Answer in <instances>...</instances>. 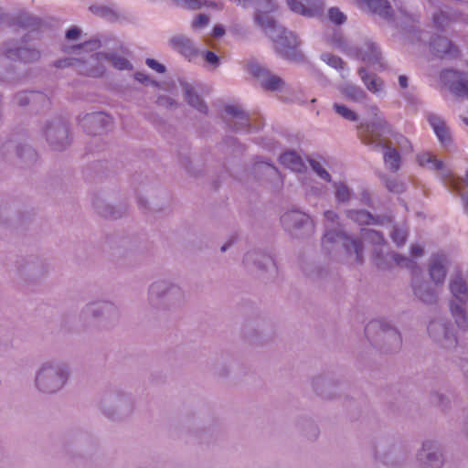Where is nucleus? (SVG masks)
<instances>
[{"mask_svg": "<svg viewBox=\"0 0 468 468\" xmlns=\"http://www.w3.org/2000/svg\"><path fill=\"white\" fill-rule=\"evenodd\" d=\"M275 8L272 0H261L257 5L255 19L275 43L276 50L285 58L293 60L297 56V38L292 32L278 27L273 19L267 16V14L273 12Z\"/></svg>", "mask_w": 468, "mask_h": 468, "instance_id": "f257e3e1", "label": "nucleus"}, {"mask_svg": "<svg viewBox=\"0 0 468 468\" xmlns=\"http://www.w3.org/2000/svg\"><path fill=\"white\" fill-rule=\"evenodd\" d=\"M390 133L391 127L388 122L379 119L372 129L369 126H362L360 139L363 144L371 146L374 150H385L383 159L386 167L392 172H397L400 167L399 154L382 139L383 134H389Z\"/></svg>", "mask_w": 468, "mask_h": 468, "instance_id": "f03ea898", "label": "nucleus"}, {"mask_svg": "<svg viewBox=\"0 0 468 468\" xmlns=\"http://www.w3.org/2000/svg\"><path fill=\"white\" fill-rule=\"evenodd\" d=\"M450 290L453 297L459 302H452L451 312L458 326L463 330L468 328V319L465 314V304L468 300V290L461 277H456L450 283Z\"/></svg>", "mask_w": 468, "mask_h": 468, "instance_id": "7ed1b4c3", "label": "nucleus"}, {"mask_svg": "<svg viewBox=\"0 0 468 468\" xmlns=\"http://www.w3.org/2000/svg\"><path fill=\"white\" fill-rule=\"evenodd\" d=\"M441 80L452 93L468 99V80L463 73L446 69L441 71Z\"/></svg>", "mask_w": 468, "mask_h": 468, "instance_id": "20e7f679", "label": "nucleus"}, {"mask_svg": "<svg viewBox=\"0 0 468 468\" xmlns=\"http://www.w3.org/2000/svg\"><path fill=\"white\" fill-rule=\"evenodd\" d=\"M337 240H343L344 246L347 251H349L350 247H352L354 252L356 255V261L358 262H362L363 245L359 239H350L341 232L327 231L322 239V244L324 248L327 249L328 244L335 243Z\"/></svg>", "mask_w": 468, "mask_h": 468, "instance_id": "39448f33", "label": "nucleus"}, {"mask_svg": "<svg viewBox=\"0 0 468 468\" xmlns=\"http://www.w3.org/2000/svg\"><path fill=\"white\" fill-rule=\"evenodd\" d=\"M44 369L37 375L36 378L37 388L47 393H53L59 388L66 382V378L62 374H52L45 377L43 374Z\"/></svg>", "mask_w": 468, "mask_h": 468, "instance_id": "423d86ee", "label": "nucleus"}, {"mask_svg": "<svg viewBox=\"0 0 468 468\" xmlns=\"http://www.w3.org/2000/svg\"><path fill=\"white\" fill-rule=\"evenodd\" d=\"M250 70L251 74L254 75L256 78L262 80L261 85L265 90L272 91L278 90L283 85V80H282V78L271 74L267 69L260 66L251 65Z\"/></svg>", "mask_w": 468, "mask_h": 468, "instance_id": "0eeeda50", "label": "nucleus"}, {"mask_svg": "<svg viewBox=\"0 0 468 468\" xmlns=\"http://www.w3.org/2000/svg\"><path fill=\"white\" fill-rule=\"evenodd\" d=\"M281 220L282 225L288 229H299L303 226H307L310 230L314 229V225L309 216L298 210L286 212L282 216Z\"/></svg>", "mask_w": 468, "mask_h": 468, "instance_id": "6e6552de", "label": "nucleus"}, {"mask_svg": "<svg viewBox=\"0 0 468 468\" xmlns=\"http://www.w3.org/2000/svg\"><path fill=\"white\" fill-rule=\"evenodd\" d=\"M112 122V118L102 112L88 116L85 119V128L90 134H100Z\"/></svg>", "mask_w": 468, "mask_h": 468, "instance_id": "1a4fd4ad", "label": "nucleus"}, {"mask_svg": "<svg viewBox=\"0 0 468 468\" xmlns=\"http://www.w3.org/2000/svg\"><path fill=\"white\" fill-rule=\"evenodd\" d=\"M5 55L7 58L20 59L24 62L37 60L40 58L39 51L26 47L13 48L8 46L5 49Z\"/></svg>", "mask_w": 468, "mask_h": 468, "instance_id": "9d476101", "label": "nucleus"}, {"mask_svg": "<svg viewBox=\"0 0 468 468\" xmlns=\"http://www.w3.org/2000/svg\"><path fill=\"white\" fill-rule=\"evenodd\" d=\"M357 57L369 66H375L376 64H378L379 69L383 68V65L380 61V52L378 51V48L374 43H365V45L359 48L357 52Z\"/></svg>", "mask_w": 468, "mask_h": 468, "instance_id": "9b49d317", "label": "nucleus"}, {"mask_svg": "<svg viewBox=\"0 0 468 468\" xmlns=\"http://www.w3.org/2000/svg\"><path fill=\"white\" fill-rule=\"evenodd\" d=\"M171 47L182 54L189 61L197 55V50L192 45L190 39L183 36H176L170 39Z\"/></svg>", "mask_w": 468, "mask_h": 468, "instance_id": "f8f14e48", "label": "nucleus"}, {"mask_svg": "<svg viewBox=\"0 0 468 468\" xmlns=\"http://www.w3.org/2000/svg\"><path fill=\"white\" fill-rule=\"evenodd\" d=\"M446 258L442 254L432 256L430 265V275L436 284L443 283L446 276Z\"/></svg>", "mask_w": 468, "mask_h": 468, "instance_id": "ddd939ff", "label": "nucleus"}, {"mask_svg": "<svg viewBox=\"0 0 468 468\" xmlns=\"http://www.w3.org/2000/svg\"><path fill=\"white\" fill-rule=\"evenodd\" d=\"M361 8L367 7L372 13L378 14L384 18L391 17V6L387 0H360Z\"/></svg>", "mask_w": 468, "mask_h": 468, "instance_id": "4468645a", "label": "nucleus"}, {"mask_svg": "<svg viewBox=\"0 0 468 468\" xmlns=\"http://www.w3.org/2000/svg\"><path fill=\"white\" fill-rule=\"evenodd\" d=\"M431 48L434 54L443 58L447 56H452L458 54V49L445 37H439L431 43Z\"/></svg>", "mask_w": 468, "mask_h": 468, "instance_id": "2eb2a0df", "label": "nucleus"}, {"mask_svg": "<svg viewBox=\"0 0 468 468\" xmlns=\"http://www.w3.org/2000/svg\"><path fill=\"white\" fill-rule=\"evenodd\" d=\"M18 105L25 106L28 103L37 105H48L49 99L42 92L30 91L29 93H19L16 97Z\"/></svg>", "mask_w": 468, "mask_h": 468, "instance_id": "dca6fc26", "label": "nucleus"}, {"mask_svg": "<svg viewBox=\"0 0 468 468\" xmlns=\"http://www.w3.org/2000/svg\"><path fill=\"white\" fill-rule=\"evenodd\" d=\"M288 5L290 9L294 13H298L306 16H314L319 14L324 7V4L321 0H315L313 7H306L304 5H303L301 2L297 0H289Z\"/></svg>", "mask_w": 468, "mask_h": 468, "instance_id": "f3484780", "label": "nucleus"}, {"mask_svg": "<svg viewBox=\"0 0 468 468\" xmlns=\"http://www.w3.org/2000/svg\"><path fill=\"white\" fill-rule=\"evenodd\" d=\"M280 163L292 171L301 173L305 169L302 158L294 152H287L280 156Z\"/></svg>", "mask_w": 468, "mask_h": 468, "instance_id": "a211bd4d", "label": "nucleus"}, {"mask_svg": "<svg viewBox=\"0 0 468 468\" xmlns=\"http://www.w3.org/2000/svg\"><path fill=\"white\" fill-rule=\"evenodd\" d=\"M428 121L440 142L446 144L450 140V134L445 122L435 115H430Z\"/></svg>", "mask_w": 468, "mask_h": 468, "instance_id": "6ab92c4d", "label": "nucleus"}, {"mask_svg": "<svg viewBox=\"0 0 468 468\" xmlns=\"http://www.w3.org/2000/svg\"><path fill=\"white\" fill-rule=\"evenodd\" d=\"M185 93L187 102L202 113L207 112V105L202 101L199 96L194 91V89L188 85H185Z\"/></svg>", "mask_w": 468, "mask_h": 468, "instance_id": "aec40b11", "label": "nucleus"}, {"mask_svg": "<svg viewBox=\"0 0 468 468\" xmlns=\"http://www.w3.org/2000/svg\"><path fill=\"white\" fill-rule=\"evenodd\" d=\"M358 74L368 90L374 93L381 90L383 82L380 79L377 78L376 76L367 74L365 69H360Z\"/></svg>", "mask_w": 468, "mask_h": 468, "instance_id": "412c9836", "label": "nucleus"}, {"mask_svg": "<svg viewBox=\"0 0 468 468\" xmlns=\"http://www.w3.org/2000/svg\"><path fill=\"white\" fill-rule=\"evenodd\" d=\"M418 164L425 168L431 170H441L443 164L441 161L437 160L431 154L423 153L417 156Z\"/></svg>", "mask_w": 468, "mask_h": 468, "instance_id": "4be33fe9", "label": "nucleus"}, {"mask_svg": "<svg viewBox=\"0 0 468 468\" xmlns=\"http://www.w3.org/2000/svg\"><path fill=\"white\" fill-rule=\"evenodd\" d=\"M341 92L346 99L353 101H360L366 98L365 92L353 84H346L343 86Z\"/></svg>", "mask_w": 468, "mask_h": 468, "instance_id": "5701e85b", "label": "nucleus"}, {"mask_svg": "<svg viewBox=\"0 0 468 468\" xmlns=\"http://www.w3.org/2000/svg\"><path fill=\"white\" fill-rule=\"evenodd\" d=\"M348 217L360 225H368L375 222L373 216L364 210L349 211Z\"/></svg>", "mask_w": 468, "mask_h": 468, "instance_id": "b1692460", "label": "nucleus"}, {"mask_svg": "<svg viewBox=\"0 0 468 468\" xmlns=\"http://www.w3.org/2000/svg\"><path fill=\"white\" fill-rule=\"evenodd\" d=\"M443 181L445 185H448L451 187H452L463 198H464L463 193V179L454 176L452 173L449 172L443 175Z\"/></svg>", "mask_w": 468, "mask_h": 468, "instance_id": "393cba45", "label": "nucleus"}, {"mask_svg": "<svg viewBox=\"0 0 468 468\" xmlns=\"http://www.w3.org/2000/svg\"><path fill=\"white\" fill-rule=\"evenodd\" d=\"M361 236L366 241L379 245L384 242V237L378 231L373 229H365L361 231Z\"/></svg>", "mask_w": 468, "mask_h": 468, "instance_id": "a878e982", "label": "nucleus"}, {"mask_svg": "<svg viewBox=\"0 0 468 468\" xmlns=\"http://www.w3.org/2000/svg\"><path fill=\"white\" fill-rule=\"evenodd\" d=\"M334 109L339 115H341L343 118L348 121L354 122L357 120V115L356 114V112H354L353 111H351L350 109L344 105L335 104Z\"/></svg>", "mask_w": 468, "mask_h": 468, "instance_id": "bb28decb", "label": "nucleus"}, {"mask_svg": "<svg viewBox=\"0 0 468 468\" xmlns=\"http://www.w3.org/2000/svg\"><path fill=\"white\" fill-rule=\"evenodd\" d=\"M322 59L326 62L328 65L335 69H343L344 68V62L343 60L331 54H323Z\"/></svg>", "mask_w": 468, "mask_h": 468, "instance_id": "cd10ccee", "label": "nucleus"}, {"mask_svg": "<svg viewBox=\"0 0 468 468\" xmlns=\"http://www.w3.org/2000/svg\"><path fill=\"white\" fill-rule=\"evenodd\" d=\"M328 16L329 19L337 25H340L346 21V16L336 7L330 8Z\"/></svg>", "mask_w": 468, "mask_h": 468, "instance_id": "c85d7f7f", "label": "nucleus"}, {"mask_svg": "<svg viewBox=\"0 0 468 468\" xmlns=\"http://www.w3.org/2000/svg\"><path fill=\"white\" fill-rule=\"evenodd\" d=\"M415 294L424 303H433L436 300V296L432 292H423L420 287H414Z\"/></svg>", "mask_w": 468, "mask_h": 468, "instance_id": "c756f323", "label": "nucleus"}, {"mask_svg": "<svg viewBox=\"0 0 468 468\" xmlns=\"http://www.w3.org/2000/svg\"><path fill=\"white\" fill-rule=\"evenodd\" d=\"M369 113L376 118L375 122L372 123H361L358 127V136L360 137V130L362 126H369L372 129L373 125L377 124L379 119L385 120L383 117L379 115V109L376 105H370L368 107Z\"/></svg>", "mask_w": 468, "mask_h": 468, "instance_id": "7c9ffc66", "label": "nucleus"}, {"mask_svg": "<svg viewBox=\"0 0 468 468\" xmlns=\"http://www.w3.org/2000/svg\"><path fill=\"white\" fill-rule=\"evenodd\" d=\"M310 165H312L313 169L316 172V174L321 178H323L326 181L331 180V176H330L329 173L324 168L322 167L321 164L318 161L311 159Z\"/></svg>", "mask_w": 468, "mask_h": 468, "instance_id": "2f4dec72", "label": "nucleus"}, {"mask_svg": "<svg viewBox=\"0 0 468 468\" xmlns=\"http://www.w3.org/2000/svg\"><path fill=\"white\" fill-rule=\"evenodd\" d=\"M391 238L398 246H401L406 241L407 233L404 229L395 228L391 233Z\"/></svg>", "mask_w": 468, "mask_h": 468, "instance_id": "473e14b6", "label": "nucleus"}, {"mask_svg": "<svg viewBox=\"0 0 468 468\" xmlns=\"http://www.w3.org/2000/svg\"><path fill=\"white\" fill-rule=\"evenodd\" d=\"M225 111L228 114L234 117H240L244 121H248V117L245 112L237 105H227Z\"/></svg>", "mask_w": 468, "mask_h": 468, "instance_id": "72a5a7b5", "label": "nucleus"}, {"mask_svg": "<svg viewBox=\"0 0 468 468\" xmlns=\"http://www.w3.org/2000/svg\"><path fill=\"white\" fill-rule=\"evenodd\" d=\"M335 196L338 201H346L350 197V191L346 186L339 184L336 186Z\"/></svg>", "mask_w": 468, "mask_h": 468, "instance_id": "f704fd0d", "label": "nucleus"}, {"mask_svg": "<svg viewBox=\"0 0 468 468\" xmlns=\"http://www.w3.org/2000/svg\"><path fill=\"white\" fill-rule=\"evenodd\" d=\"M111 61L114 68L121 70L130 69L131 67L130 62L124 58L113 56L111 58Z\"/></svg>", "mask_w": 468, "mask_h": 468, "instance_id": "c9c22d12", "label": "nucleus"}, {"mask_svg": "<svg viewBox=\"0 0 468 468\" xmlns=\"http://www.w3.org/2000/svg\"><path fill=\"white\" fill-rule=\"evenodd\" d=\"M385 184L390 192L400 193L404 190V185L395 179H387Z\"/></svg>", "mask_w": 468, "mask_h": 468, "instance_id": "e433bc0d", "label": "nucleus"}, {"mask_svg": "<svg viewBox=\"0 0 468 468\" xmlns=\"http://www.w3.org/2000/svg\"><path fill=\"white\" fill-rule=\"evenodd\" d=\"M393 260L397 265L400 267L412 268L415 262L407 257L400 256L399 254L393 255Z\"/></svg>", "mask_w": 468, "mask_h": 468, "instance_id": "4c0bfd02", "label": "nucleus"}, {"mask_svg": "<svg viewBox=\"0 0 468 468\" xmlns=\"http://www.w3.org/2000/svg\"><path fill=\"white\" fill-rule=\"evenodd\" d=\"M177 5L188 8V9H198L201 7V4L197 0H173Z\"/></svg>", "mask_w": 468, "mask_h": 468, "instance_id": "58836bf2", "label": "nucleus"}, {"mask_svg": "<svg viewBox=\"0 0 468 468\" xmlns=\"http://www.w3.org/2000/svg\"><path fill=\"white\" fill-rule=\"evenodd\" d=\"M396 144L405 151H412V147L409 140L401 135V134H396L395 135Z\"/></svg>", "mask_w": 468, "mask_h": 468, "instance_id": "ea45409f", "label": "nucleus"}, {"mask_svg": "<svg viewBox=\"0 0 468 468\" xmlns=\"http://www.w3.org/2000/svg\"><path fill=\"white\" fill-rule=\"evenodd\" d=\"M208 21H209V19H208L207 16L200 14L193 21L192 27H193V28H202L208 24Z\"/></svg>", "mask_w": 468, "mask_h": 468, "instance_id": "a19ab883", "label": "nucleus"}, {"mask_svg": "<svg viewBox=\"0 0 468 468\" xmlns=\"http://www.w3.org/2000/svg\"><path fill=\"white\" fill-rule=\"evenodd\" d=\"M204 58L207 63L212 65L214 68L218 67L219 63V58L212 51H206Z\"/></svg>", "mask_w": 468, "mask_h": 468, "instance_id": "79ce46f5", "label": "nucleus"}, {"mask_svg": "<svg viewBox=\"0 0 468 468\" xmlns=\"http://www.w3.org/2000/svg\"><path fill=\"white\" fill-rule=\"evenodd\" d=\"M146 64L149 68H151L152 69L155 70L158 73H163L165 70V66L162 65L161 63L157 62L154 58H147Z\"/></svg>", "mask_w": 468, "mask_h": 468, "instance_id": "37998d69", "label": "nucleus"}, {"mask_svg": "<svg viewBox=\"0 0 468 468\" xmlns=\"http://www.w3.org/2000/svg\"><path fill=\"white\" fill-rule=\"evenodd\" d=\"M90 10L93 14H95L97 16H106L110 13V9L107 7H104V6L92 5L90 7Z\"/></svg>", "mask_w": 468, "mask_h": 468, "instance_id": "c03bdc74", "label": "nucleus"}, {"mask_svg": "<svg viewBox=\"0 0 468 468\" xmlns=\"http://www.w3.org/2000/svg\"><path fill=\"white\" fill-rule=\"evenodd\" d=\"M80 31L78 27H71L66 33V37L69 40L77 39L80 37Z\"/></svg>", "mask_w": 468, "mask_h": 468, "instance_id": "a18cd8bd", "label": "nucleus"}, {"mask_svg": "<svg viewBox=\"0 0 468 468\" xmlns=\"http://www.w3.org/2000/svg\"><path fill=\"white\" fill-rule=\"evenodd\" d=\"M423 253V250L420 245H412L410 249V254L412 257H420Z\"/></svg>", "mask_w": 468, "mask_h": 468, "instance_id": "49530a36", "label": "nucleus"}, {"mask_svg": "<svg viewBox=\"0 0 468 468\" xmlns=\"http://www.w3.org/2000/svg\"><path fill=\"white\" fill-rule=\"evenodd\" d=\"M72 65H73L72 59L58 60L55 64V66L57 68H64V67L72 66Z\"/></svg>", "mask_w": 468, "mask_h": 468, "instance_id": "de8ad7c7", "label": "nucleus"}, {"mask_svg": "<svg viewBox=\"0 0 468 468\" xmlns=\"http://www.w3.org/2000/svg\"><path fill=\"white\" fill-rule=\"evenodd\" d=\"M225 33L224 28L221 26H216L213 28V36L216 37L223 36Z\"/></svg>", "mask_w": 468, "mask_h": 468, "instance_id": "09e8293b", "label": "nucleus"}, {"mask_svg": "<svg viewBox=\"0 0 468 468\" xmlns=\"http://www.w3.org/2000/svg\"><path fill=\"white\" fill-rule=\"evenodd\" d=\"M324 217L327 220H329L331 222H335L338 218L335 212L330 211V210L324 212Z\"/></svg>", "mask_w": 468, "mask_h": 468, "instance_id": "8fccbe9b", "label": "nucleus"}, {"mask_svg": "<svg viewBox=\"0 0 468 468\" xmlns=\"http://www.w3.org/2000/svg\"><path fill=\"white\" fill-rule=\"evenodd\" d=\"M399 86L402 89H406L408 87V79H407V77L404 76V75H400L399 77Z\"/></svg>", "mask_w": 468, "mask_h": 468, "instance_id": "3c124183", "label": "nucleus"}, {"mask_svg": "<svg viewBox=\"0 0 468 468\" xmlns=\"http://www.w3.org/2000/svg\"><path fill=\"white\" fill-rule=\"evenodd\" d=\"M433 20H434V24L437 25L438 27H441L443 25L441 13L438 16H435Z\"/></svg>", "mask_w": 468, "mask_h": 468, "instance_id": "603ef678", "label": "nucleus"}, {"mask_svg": "<svg viewBox=\"0 0 468 468\" xmlns=\"http://www.w3.org/2000/svg\"><path fill=\"white\" fill-rule=\"evenodd\" d=\"M39 22L37 21L36 19L34 18H28V21L27 23L25 25V27H34L35 26H38Z\"/></svg>", "mask_w": 468, "mask_h": 468, "instance_id": "864d4df0", "label": "nucleus"}, {"mask_svg": "<svg viewBox=\"0 0 468 468\" xmlns=\"http://www.w3.org/2000/svg\"><path fill=\"white\" fill-rule=\"evenodd\" d=\"M135 78L141 82H144L147 79V77H145L143 73H137Z\"/></svg>", "mask_w": 468, "mask_h": 468, "instance_id": "5fc2aeb1", "label": "nucleus"}, {"mask_svg": "<svg viewBox=\"0 0 468 468\" xmlns=\"http://www.w3.org/2000/svg\"><path fill=\"white\" fill-rule=\"evenodd\" d=\"M168 102V99L160 97L158 99V104L160 105H165Z\"/></svg>", "mask_w": 468, "mask_h": 468, "instance_id": "6e6d98bb", "label": "nucleus"}, {"mask_svg": "<svg viewBox=\"0 0 468 468\" xmlns=\"http://www.w3.org/2000/svg\"><path fill=\"white\" fill-rule=\"evenodd\" d=\"M441 16H442V21L443 23L445 22V25H448V16H445L442 13H441Z\"/></svg>", "mask_w": 468, "mask_h": 468, "instance_id": "4d7b16f0", "label": "nucleus"}, {"mask_svg": "<svg viewBox=\"0 0 468 468\" xmlns=\"http://www.w3.org/2000/svg\"><path fill=\"white\" fill-rule=\"evenodd\" d=\"M465 208L468 210V197L464 198Z\"/></svg>", "mask_w": 468, "mask_h": 468, "instance_id": "13d9d810", "label": "nucleus"}, {"mask_svg": "<svg viewBox=\"0 0 468 468\" xmlns=\"http://www.w3.org/2000/svg\"><path fill=\"white\" fill-rule=\"evenodd\" d=\"M465 183L468 185V171L465 174Z\"/></svg>", "mask_w": 468, "mask_h": 468, "instance_id": "bf43d9fd", "label": "nucleus"}, {"mask_svg": "<svg viewBox=\"0 0 468 468\" xmlns=\"http://www.w3.org/2000/svg\"><path fill=\"white\" fill-rule=\"evenodd\" d=\"M101 74V73H100V74H96V73H90V76H92V77H97V76H100Z\"/></svg>", "mask_w": 468, "mask_h": 468, "instance_id": "052dcab7", "label": "nucleus"}, {"mask_svg": "<svg viewBox=\"0 0 468 468\" xmlns=\"http://www.w3.org/2000/svg\"><path fill=\"white\" fill-rule=\"evenodd\" d=\"M227 247H228L227 245L222 246L221 250L225 251L227 250Z\"/></svg>", "mask_w": 468, "mask_h": 468, "instance_id": "680f3d73", "label": "nucleus"}, {"mask_svg": "<svg viewBox=\"0 0 468 468\" xmlns=\"http://www.w3.org/2000/svg\"><path fill=\"white\" fill-rule=\"evenodd\" d=\"M435 456H436V455H435L434 453L430 454V455H429V459L431 460V458H435Z\"/></svg>", "mask_w": 468, "mask_h": 468, "instance_id": "e2e57ef3", "label": "nucleus"}, {"mask_svg": "<svg viewBox=\"0 0 468 468\" xmlns=\"http://www.w3.org/2000/svg\"><path fill=\"white\" fill-rule=\"evenodd\" d=\"M463 120L468 125V118H463Z\"/></svg>", "mask_w": 468, "mask_h": 468, "instance_id": "0e129e2a", "label": "nucleus"}, {"mask_svg": "<svg viewBox=\"0 0 468 468\" xmlns=\"http://www.w3.org/2000/svg\"><path fill=\"white\" fill-rule=\"evenodd\" d=\"M269 167H270L271 169H272V170L276 171V168H275L274 166H272V165H269Z\"/></svg>", "mask_w": 468, "mask_h": 468, "instance_id": "69168bd1", "label": "nucleus"}]
</instances>
